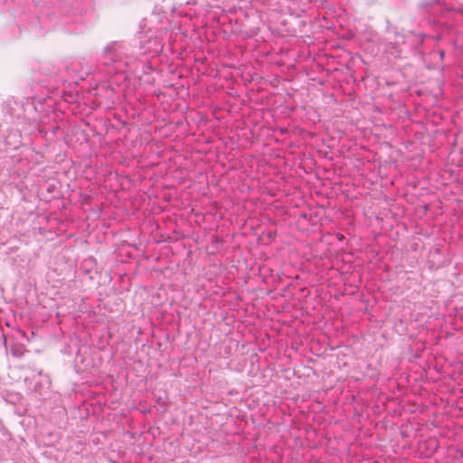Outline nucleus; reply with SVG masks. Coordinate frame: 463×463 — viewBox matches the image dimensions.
<instances>
[{"mask_svg":"<svg viewBox=\"0 0 463 463\" xmlns=\"http://www.w3.org/2000/svg\"><path fill=\"white\" fill-rule=\"evenodd\" d=\"M105 53L106 55L109 56V58L113 61H116V60H114L113 58V46H108L105 50Z\"/></svg>","mask_w":463,"mask_h":463,"instance_id":"1","label":"nucleus"}]
</instances>
